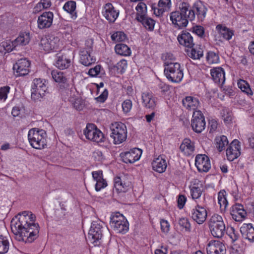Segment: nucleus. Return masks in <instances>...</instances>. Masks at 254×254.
<instances>
[{
	"label": "nucleus",
	"instance_id": "f257e3e1",
	"mask_svg": "<svg viewBox=\"0 0 254 254\" xmlns=\"http://www.w3.org/2000/svg\"><path fill=\"white\" fill-rule=\"evenodd\" d=\"M36 217L31 211L19 213L11 221L12 232L18 241L31 243L38 236L39 226Z\"/></svg>",
	"mask_w": 254,
	"mask_h": 254
},
{
	"label": "nucleus",
	"instance_id": "f03ea898",
	"mask_svg": "<svg viewBox=\"0 0 254 254\" xmlns=\"http://www.w3.org/2000/svg\"><path fill=\"white\" fill-rule=\"evenodd\" d=\"M180 8V11H173L169 15L170 20L172 24L174 27L177 29L185 27L188 24L189 4L183 2Z\"/></svg>",
	"mask_w": 254,
	"mask_h": 254
},
{
	"label": "nucleus",
	"instance_id": "7ed1b4c3",
	"mask_svg": "<svg viewBox=\"0 0 254 254\" xmlns=\"http://www.w3.org/2000/svg\"><path fill=\"white\" fill-rule=\"evenodd\" d=\"M47 133L43 129L33 128L28 133V139L30 145L36 149H44L47 146Z\"/></svg>",
	"mask_w": 254,
	"mask_h": 254
},
{
	"label": "nucleus",
	"instance_id": "20e7f679",
	"mask_svg": "<svg viewBox=\"0 0 254 254\" xmlns=\"http://www.w3.org/2000/svg\"><path fill=\"white\" fill-rule=\"evenodd\" d=\"M110 137L115 145H120L124 142L127 138V129L126 125L122 123L116 122L111 124Z\"/></svg>",
	"mask_w": 254,
	"mask_h": 254
},
{
	"label": "nucleus",
	"instance_id": "39448f33",
	"mask_svg": "<svg viewBox=\"0 0 254 254\" xmlns=\"http://www.w3.org/2000/svg\"><path fill=\"white\" fill-rule=\"evenodd\" d=\"M164 74L167 78L173 83L180 82L184 77L183 66L178 62L166 63Z\"/></svg>",
	"mask_w": 254,
	"mask_h": 254
},
{
	"label": "nucleus",
	"instance_id": "423d86ee",
	"mask_svg": "<svg viewBox=\"0 0 254 254\" xmlns=\"http://www.w3.org/2000/svg\"><path fill=\"white\" fill-rule=\"evenodd\" d=\"M209 228L213 237H223L225 233L226 226L222 217L218 214H213L209 220Z\"/></svg>",
	"mask_w": 254,
	"mask_h": 254
},
{
	"label": "nucleus",
	"instance_id": "0eeeda50",
	"mask_svg": "<svg viewBox=\"0 0 254 254\" xmlns=\"http://www.w3.org/2000/svg\"><path fill=\"white\" fill-rule=\"evenodd\" d=\"M110 224L113 230L118 233L125 234L129 229V224L127 219L118 212L112 213L110 217Z\"/></svg>",
	"mask_w": 254,
	"mask_h": 254
},
{
	"label": "nucleus",
	"instance_id": "6e6552de",
	"mask_svg": "<svg viewBox=\"0 0 254 254\" xmlns=\"http://www.w3.org/2000/svg\"><path fill=\"white\" fill-rule=\"evenodd\" d=\"M48 90L47 81L42 78H35L31 85V98L34 101L40 100L46 94Z\"/></svg>",
	"mask_w": 254,
	"mask_h": 254
},
{
	"label": "nucleus",
	"instance_id": "1a4fd4ad",
	"mask_svg": "<svg viewBox=\"0 0 254 254\" xmlns=\"http://www.w3.org/2000/svg\"><path fill=\"white\" fill-rule=\"evenodd\" d=\"M83 133L86 139L97 143H103L106 139L103 133L93 124H87Z\"/></svg>",
	"mask_w": 254,
	"mask_h": 254
},
{
	"label": "nucleus",
	"instance_id": "9d476101",
	"mask_svg": "<svg viewBox=\"0 0 254 254\" xmlns=\"http://www.w3.org/2000/svg\"><path fill=\"white\" fill-rule=\"evenodd\" d=\"M41 48L46 52H56L61 49L62 42L59 37L55 35H48L42 38L40 42Z\"/></svg>",
	"mask_w": 254,
	"mask_h": 254
},
{
	"label": "nucleus",
	"instance_id": "9b49d317",
	"mask_svg": "<svg viewBox=\"0 0 254 254\" xmlns=\"http://www.w3.org/2000/svg\"><path fill=\"white\" fill-rule=\"evenodd\" d=\"M205 117L201 111L193 112L191 119V127L196 133L201 132L205 128Z\"/></svg>",
	"mask_w": 254,
	"mask_h": 254
},
{
	"label": "nucleus",
	"instance_id": "f8f14e48",
	"mask_svg": "<svg viewBox=\"0 0 254 254\" xmlns=\"http://www.w3.org/2000/svg\"><path fill=\"white\" fill-rule=\"evenodd\" d=\"M142 154V150L138 148H133L120 154L122 160L126 163H133L138 161Z\"/></svg>",
	"mask_w": 254,
	"mask_h": 254
},
{
	"label": "nucleus",
	"instance_id": "ddd939ff",
	"mask_svg": "<svg viewBox=\"0 0 254 254\" xmlns=\"http://www.w3.org/2000/svg\"><path fill=\"white\" fill-rule=\"evenodd\" d=\"M102 226L100 221H96L92 223L88 233V239L95 246L96 245L95 243L102 238Z\"/></svg>",
	"mask_w": 254,
	"mask_h": 254
},
{
	"label": "nucleus",
	"instance_id": "4468645a",
	"mask_svg": "<svg viewBox=\"0 0 254 254\" xmlns=\"http://www.w3.org/2000/svg\"><path fill=\"white\" fill-rule=\"evenodd\" d=\"M120 11L111 3H106L102 7V14L110 23H114L119 17Z\"/></svg>",
	"mask_w": 254,
	"mask_h": 254
},
{
	"label": "nucleus",
	"instance_id": "2eb2a0df",
	"mask_svg": "<svg viewBox=\"0 0 254 254\" xmlns=\"http://www.w3.org/2000/svg\"><path fill=\"white\" fill-rule=\"evenodd\" d=\"M30 62L26 59L18 60L13 65L14 73L17 76L27 75L29 72Z\"/></svg>",
	"mask_w": 254,
	"mask_h": 254
},
{
	"label": "nucleus",
	"instance_id": "dca6fc26",
	"mask_svg": "<svg viewBox=\"0 0 254 254\" xmlns=\"http://www.w3.org/2000/svg\"><path fill=\"white\" fill-rule=\"evenodd\" d=\"M67 99L72 105L73 107L77 110H81L84 105L81 99L78 96V93L74 87L66 90Z\"/></svg>",
	"mask_w": 254,
	"mask_h": 254
},
{
	"label": "nucleus",
	"instance_id": "f3484780",
	"mask_svg": "<svg viewBox=\"0 0 254 254\" xmlns=\"http://www.w3.org/2000/svg\"><path fill=\"white\" fill-rule=\"evenodd\" d=\"M192 10L189 8L188 11V17L189 20H192L195 18L196 14L198 18L202 20L205 17L206 13V8L201 2H196L194 3Z\"/></svg>",
	"mask_w": 254,
	"mask_h": 254
},
{
	"label": "nucleus",
	"instance_id": "a211bd4d",
	"mask_svg": "<svg viewBox=\"0 0 254 254\" xmlns=\"http://www.w3.org/2000/svg\"><path fill=\"white\" fill-rule=\"evenodd\" d=\"M195 165L199 172H207L211 168L210 160L205 154H197L195 158Z\"/></svg>",
	"mask_w": 254,
	"mask_h": 254
},
{
	"label": "nucleus",
	"instance_id": "6ab92c4d",
	"mask_svg": "<svg viewBox=\"0 0 254 254\" xmlns=\"http://www.w3.org/2000/svg\"><path fill=\"white\" fill-rule=\"evenodd\" d=\"M54 13L51 11H46L41 14L37 19V27L40 29L50 27L53 22Z\"/></svg>",
	"mask_w": 254,
	"mask_h": 254
},
{
	"label": "nucleus",
	"instance_id": "aec40b11",
	"mask_svg": "<svg viewBox=\"0 0 254 254\" xmlns=\"http://www.w3.org/2000/svg\"><path fill=\"white\" fill-rule=\"evenodd\" d=\"M241 150L240 141L237 139H234L226 149V155L228 159L232 161L237 158L241 154Z\"/></svg>",
	"mask_w": 254,
	"mask_h": 254
},
{
	"label": "nucleus",
	"instance_id": "412c9836",
	"mask_svg": "<svg viewBox=\"0 0 254 254\" xmlns=\"http://www.w3.org/2000/svg\"><path fill=\"white\" fill-rule=\"evenodd\" d=\"M207 211L205 207L196 205L191 210V217L199 224H202L206 219Z\"/></svg>",
	"mask_w": 254,
	"mask_h": 254
},
{
	"label": "nucleus",
	"instance_id": "4be33fe9",
	"mask_svg": "<svg viewBox=\"0 0 254 254\" xmlns=\"http://www.w3.org/2000/svg\"><path fill=\"white\" fill-rule=\"evenodd\" d=\"M207 254H226V249L225 245L219 241H211L206 246Z\"/></svg>",
	"mask_w": 254,
	"mask_h": 254
},
{
	"label": "nucleus",
	"instance_id": "5701e85b",
	"mask_svg": "<svg viewBox=\"0 0 254 254\" xmlns=\"http://www.w3.org/2000/svg\"><path fill=\"white\" fill-rule=\"evenodd\" d=\"M92 46H88L86 48L80 50V62L85 66H89L96 62V59L91 55Z\"/></svg>",
	"mask_w": 254,
	"mask_h": 254
},
{
	"label": "nucleus",
	"instance_id": "b1692460",
	"mask_svg": "<svg viewBox=\"0 0 254 254\" xmlns=\"http://www.w3.org/2000/svg\"><path fill=\"white\" fill-rule=\"evenodd\" d=\"M195 143L189 138L184 139L180 146L181 152L186 156H191L195 152Z\"/></svg>",
	"mask_w": 254,
	"mask_h": 254
},
{
	"label": "nucleus",
	"instance_id": "393cba45",
	"mask_svg": "<svg viewBox=\"0 0 254 254\" xmlns=\"http://www.w3.org/2000/svg\"><path fill=\"white\" fill-rule=\"evenodd\" d=\"M190 194L193 199H198L202 195L203 188V184L198 180H193L189 187Z\"/></svg>",
	"mask_w": 254,
	"mask_h": 254
},
{
	"label": "nucleus",
	"instance_id": "a878e982",
	"mask_svg": "<svg viewBox=\"0 0 254 254\" xmlns=\"http://www.w3.org/2000/svg\"><path fill=\"white\" fill-rule=\"evenodd\" d=\"M92 176L93 180L96 182L95 189L97 191H100L107 186V182L106 180L103 178L102 171L98 170L93 171L92 172Z\"/></svg>",
	"mask_w": 254,
	"mask_h": 254
},
{
	"label": "nucleus",
	"instance_id": "bb28decb",
	"mask_svg": "<svg viewBox=\"0 0 254 254\" xmlns=\"http://www.w3.org/2000/svg\"><path fill=\"white\" fill-rule=\"evenodd\" d=\"M182 103L185 108L190 111H199L198 108L200 107L199 99L195 97L188 96L182 100Z\"/></svg>",
	"mask_w": 254,
	"mask_h": 254
},
{
	"label": "nucleus",
	"instance_id": "cd10ccee",
	"mask_svg": "<svg viewBox=\"0 0 254 254\" xmlns=\"http://www.w3.org/2000/svg\"><path fill=\"white\" fill-rule=\"evenodd\" d=\"M246 211L244 207L240 204L234 205L231 210V215L232 218L236 221H242L246 216Z\"/></svg>",
	"mask_w": 254,
	"mask_h": 254
},
{
	"label": "nucleus",
	"instance_id": "c85d7f7f",
	"mask_svg": "<svg viewBox=\"0 0 254 254\" xmlns=\"http://www.w3.org/2000/svg\"><path fill=\"white\" fill-rule=\"evenodd\" d=\"M130 188V183L125 181L121 177L116 176L114 179V189L118 193L127 192Z\"/></svg>",
	"mask_w": 254,
	"mask_h": 254
},
{
	"label": "nucleus",
	"instance_id": "c756f323",
	"mask_svg": "<svg viewBox=\"0 0 254 254\" xmlns=\"http://www.w3.org/2000/svg\"><path fill=\"white\" fill-rule=\"evenodd\" d=\"M143 106L148 109H154L156 105L157 98L154 96L152 93L149 92H143L141 96Z\"/></svg>",
	"mask_w": 254,
	"mask_h": 254
},
{
	"label": "nucleus",
	"instance_id": "7c9ffc66",
	"mask_svg": "<svg viewBox=\"0 0 254 254\" xmlns=\"http://www.w3.org/2000/svg\"><path fill=\"white\" fill-rule=\"evenodd\" d=\"M240 231L244 239L250 242H254V227L251 223H244L240 228Z\"/></svg>",
	"mask_w": 254,
	"mask_h": 254
},
{
	"label": "nucleus",
	"instance_id": "2f4dec72",
	"mask_svg": "<svg viewBox=\"0 0 254 254\" xmlns=\"http://www.w3.org/2000/svg\"><path fill=\"white\" fill-rule=\"evenodd\" d=\"M210 74L213 81L217 83L223 84L225 81V72L221 67H215L210 69Z\"/></svg>",
	"mask_w": 254,
	"mask_h": 254
},
{
	"label": "nucleus",
	"instance_id": "473e14b6",
	"mask_svg": "<svg viewBox=\"0 0 254 254\" xmlns=\"http://www.w3.org/2000/svg\"><path fill=\"white\" fill-rule=\"evenodd\" d=\"M167 166L166 160L162 156L155 157L152 162V169L159 173L164 172Z\"/></svg>",
	"mask_w": 254,
	"mask_h": 254
},
{
	"label": "nucleus",
	"instance_id": "72a5a7b5",
	"mask_svg": "<svg viewBox=\"0 0 254 254\" xmlns=\"http://www.w3.org/2000/svg\"><path fill=\"white\" fill-rule=\"evenodd\" d=\"M127 67V61L122 59L117 63L116 64L110 67L111 74L114 76H118L120 74H123Z\"/></svg>",
	"mask_w": 254,
	"mask_h": 254
},
{
	"label": "nucleus",
	"instance_id": "f704fd0d",
	"mask_svg": "<svg viewBox=\"0 0 254 254\" xmlns=\"http://www.w3.org/2000/svg\"><path fill=\"white\" fill-rule=\"evenodd\" d=\"M172 6L171 0H159L157 7L153 8L154 13L156 16H160L166 11L170 10Z\"/></svg>",
	"mask_w": 254,
	"mask_h": 254
},
{
	"label": "nucleus",
	"instance_id": "c9c22d12",
	"mask_svg": "<svg viewBox=\"0 0 254 254\" xmlns=\"http://www.w3.org/2000/svg\"><path fill=\"white\" fill-rule=\"evenodd\" d=\"M180 44L185 47L191 48L193 45V38L191 34L187 31H182L177 37Z\"/></svg>",
	"mask_w": 254,
	"mask_h": 254
},
{
	"label": "nucleus",
	"instance_id": "e433bc0d",
	"mask_svg": "<svg viewBox=\"0 0 254 254\" xmlns=\"http://www.w3.org/2000/svg\"><path fill=\"white\" fill-rule=\"evenodd\" d=\"M63 8L65 11L69 14L71 19L74 20L77 17L76 11V4L74 1L69 0L66 2Z\"/></svg>",
	"mask_w": 254,
	"mask_h": 254
},
{
	"label": "nucleus",
	"instance_id": "4c0bfd02",
	"mask_svg": "<svg viewBox=\"0 0 254 254\" xmlns=\"http://www.w3.org/2000/svg\"><path fill=\"white\" fill-rule=\"evenodd\" d=\"M14 41L6 40L0 44V52L2 54L10 52L13 50H17Z\"/></svg>",
	"mask_w": 254,
	"mask_h": 254
},
{
	"label": "nucleus",
	"instance_id": "58836bf2",
	"mask_svg": "<svg viewBox=\"0 0 254 254\" xmlns=\"http://www.w3.org/2000/svg\"><path fill=\"white\" fill-rule=\"evenodd\" d=\"M30 40V37L29 32H21L14 41L17 49H19L20 47L28 44Z\"/></svg>",
	"mask_w": 254,
	"mask_h": 254
},
{
	"label": "nucleus",
	"instance_id": "ea45409f",
	"mask_svg": "<svg viewBox=\"0 0 254 254\" xmlns=\"http://www.w3.org/2000/svg\"><path fill=\"white\" fill-rule=\"evenodd\" d=\"M135 9L136 11L135 19L137 20H142L143 17L147 16V8L146 4L144 2H138Z\"/></svg>",
	"mask_w": 254,
	"mask_h": 254
},
{
	"label": "nucleus",
	"instance_id": "a19ab883",
	"mask_svg": "<svg viewBox=\"0 0 254 254\" xmlns=\"http://www.w3.org/2000/svg\"><path fill=\"white\" fill-rule=\"evenodd\" d=\"M71 63V60L66 57L65 55L59 56L55 64L57 67L61 69H64L68 68Z\"/></svg>",
	"mask_w": 254,
	"mask_h": 254
},
{
	"label": "nucleus",
	"instance_id": "79ce46f5",
	"mask_svg": "<svg viewBox=\"0 0 254 254\" xmlns=\"http://www.w3.org/2000/svg\"><path fill=\"white\" fill-rule=\"evenodd\" d=\"M115 50L117 54L122 56H129L131 54L130 48L124 44H117L115 47Z\"/></svg>",
	"mask_w": 254,
	"mask_h": 254
},
{
	"label": "nucleus",
	"instance_id": "37998d69",
	"mask_svg": "<svg viewBox=\"0 0 254 254\" xmlns=\"http://www.w3.org/2000/svg\"><path fill=\"white\" fill-rule=\"evenodd\" d=\"M218 33L226 40H229L232 38L233 35V31L226 26L222 25H218L216 27Z\"/></svg>",
	"mask_w": 254,
	"mask_h": 254
},
{
	"label": "nucleus",
	"instance_id": "c03bdc74",
	"mask_svg": "<svg viewBox=\"0 0 254 254\" xmlns=\"http://www.w3.org/2000/svg\"><path fill=\"white\" fill-rule=\"evenodd\" d=\"M215 141L216 147L220 152L223 150L225 147L228 144L227 137L225 135L216 137Z\"/></svg>",
	"mask_w": 254,
	"mask_h": 254
},
{
	"label": "nucleus",
	"instance_id": "a18cd8bd",
	"mask_svg": "<svg viewBox=\"0 0 254 254\" xmlns=\"http://www.w3.org/2000/svg\"><path fill=\"white\" fill-rule=\"evenodd\" d=\"M52 76L54 81L58 83L65 84L67 82V78L64 73L58 70H54L51 73Z\"/></svg>",
	"mask_w": 254,
	"mask_h": 254
},
{
	"label": "nucleus",
	"instance_id": "49530a36",
	"mask_svg": "<svg viewBox=\"0 0 254 254\" xmlns=\"http://www.w3.org/2000/svg\"><path fill=\"white\" fill-rule=\"evenodd\" d=\"M137 21L140 22L147 30L152 31L154 30L155 21L152 18L146 16L143 18L142 20H138Z\"/></svg>",
	"mask_w": 254,
	"mask_h": 254
},
{
	"label": "nucleus",
	"instance_id": "de8ad7c7",
	"mask_svg": "<svg viewBox=\"0 0 254 254\" xmlns=\"http://www.w3.org/2000/svg\"><path fill=\"white\" fill-rule=\"evenodd\" d=\"M218 202L221 210H225L228 205L226 198V192L225 190H221L218 193Z\"/></svg>",
	"mask_w": 254,
	"mask_h": 254
},
{
	"label": "nucleus",
	"instance_id": "09e8293b",
	"mask_svg": "<svg viewBox=\"0 0 254 254\" xmlns=\"http://www.w3.org/2000/svg\"><path fill=\"white\" fill-rule=\"evenodd\" d=\"M187 54L189 57L193 60L199 59L203 55L202 50L199 47L188 50Z\"/></svg>",
	"mask_w": 254,
	"mask_h": 254
},
{
	"label": "nucleus",
	"instance_id": "8fccbe9b",
	"mask_svg": "<svg viewBox=\"0 0 254 254\" xmlns=\"http://www.w3.org/2000/svg\"><path fill=\"white\" fill-rule=\"evenodd\" d=\"M9 248V242L6 237L0 235V254L6 253Z\"/></svg>",
	"mask_w": 254,
	"mask_h": 254
},
{
	"label": "nucleus",
	"instance_id": "3c124183",
	"mask_svg": "<svg viewBox=\"0 0 254 254\" xmlns=\"http://www.w3.org/2000/svg\"><path fill=\"white\" fill-rule=\"evenodd\" d=\"M238 87L243 91L246 93L248 95L252 96L253 92L250 88L249 83L244 80H240L238 83Z\"/></svg>",
	"mask_w": 254,
	"mask_h": 254
},
{
	"label": "nucleus",
	"instance_id": "603ef678",
	"mask_svg": "<svg viewBox=\"0 0 254 254\" xmlns=\"http://www.w3.org/2000/svg\"><path fill=\"white\" fill-rule=\"evenodd\" d=\"M111 38L115 42H123L127 39V35L124 32L119 31L113 33Z\"/></svg>",
	"mask_w": 254,
	"mask_h": 254
},
{
	"label": "nucleus",
	"instance_id": "864d4df0",
	"mask_svg": "<svg viewBox=\"0 0 254 254\" xmlns=\"http://www.w3.org/2000/svg\"><path fill=\"white\" fill-rule=\"evenodd\" d=\"M206 60L209 64H217L219 62V57L213 52H209L207 53Z\"/></svg>",
	"mask_w": 254,
	"mask_h": 254
},
{
	"label": "nucleus",
	"instance_id": "5fc2aeb1",
	"mask_svg": "<svg viewBox=\"0 0 254 254\" xmlns=\"http://www.w3.org/2000/svg\"><path fill=\"white\" fill-rule=\"evenodd\" d=\"M9 91L10 87L8 86H5L0 88V102H3L6 101Z\"/></svg>",
	"mask_w": 254,
	"mask_h": 254
},
{
	"label": "nucleus",
	"instance_id": "6e6d98bb",
	"mask_svg": "<svg viewBox=\"0 0 254 254\" xmlns=\"http://www.w3.org/2000/svg\"><path fill=\"white\" fill-rule=\"evenodd\" d=\"M179 224L182 229H185L186 231L190 230V225L188 219L185 217H182L179 219Z\"/></svg>",
	"mask_w": 254,
	"mask_h": 254
},
{
	"label": "nucleus",
	"instance_id": "4d7b16f0",
	"mask_svg": "<svg viewBox=\"0 0 254 254\" xmlns=\"http://www.w3.org/2000/svg\"><path fill=\"white\" fill-rule=\"evenodd\" d=\"M100 95L95 98L96 102L99 103H104L107 100L108 96V91L107 89L104 88L102 91H100Z\"/></svg>",
	"mask_w": 254,
	"mask_h": 254
},
{
	"label": "nucleus",
	"instance_id": "13d9d810",
	"mask_svg": "<svg viewBox=\"0 0 254 254\" xmlns=\"http://www.w3.org/2000/svg\"><path fill=\"white\" fill-rule=\"evenodd\" d=\"M123 111L124 113H128L132 108V101L129 99H126L122 103V104Z\"/></svg>",
	"mask_w": 254,
	"mask_h": 254
},
{
	"label": "nucleus",
	"instance_id": "bf43d9fd",
	"mask_svg": "<svg viewBox=\"0 0 254 254\" xmlns=\"http://www.w3.org/2000/svg\"><path fill=\"white\" fill-rule=\"evenodd\" d=\"M101 69V66L100 65H96L94 68L90 69L88 71V74L92 77L97 76Z\"/></svg>",
	"mask_w": 254,
	"mask_h": 254
},
{
	"label": "nucleus",
	"instance_id": "052dcab7",
	"mask_svg": "<svg viewBox=\"0 0 254 254\" xmlns=\"http://www.w3.org/2000/svg\"><path fill=\"white\" fill-rule=\"evenodd\" d=\"M92 157L94 159L97 161H102L104 159L103 153L99 150H95L92 154Z\"/></svg>",
	"mask_w": 254,
	"mask_h": 254
},
{
	"label": "nucleus",
	"instance_id": "680f3d73",
	"mask_svg": "<svg viewBox=\"0 0 254 254\" xmlns=\"http://www.w3.org/2000/svg\"><path fill=\"white\" fill-rule=\"evenodd\" d=\"M161 229L164 233H167L170 230L169 223L165 220L162 219L160 221Z\"/></svg>",
	"mask_w": 254,
	"mask_h": 254
},
{
	"label": "nucleus",
	"instance_id": "e2e57ef3",
	"mask_svg": "<svg viewBox=\"0 0 254 254\" xmlns=\"http://www.w3.org/2000/svg\"><path fill=\"white\" fill-rule=\"evenodd\" d=\"M187 201V197L184 195H179L177 199L178 207L179 209H182Z\"/></svg>",
	"mask_w": 254,
	"mask_h": 254
},
{
	"label": "nucleus",
	"instance_id": "0e129e2a",
	"mask_svg": "<svg viewBox=\"0 0 254 254\" xmlns=\"http://www.w3.org/2000/svg\"><path fill=\"white\" fill-rule=\"evenodd\" d=\"M193 32L199 37H202L204 33L203 27L201 26H195L193 27Z\"/></svg>",
	"mask_w": 254,
	"mask_h": 254
},
{
	"label": "nucleus",
	"instance_id": "69168bd1",
	"mask_svg": "<svg viewBox=\"0 0 254 254\" xmlns=\"http://www.w3.org/2000/svg\"><path fill=\"white\" fill-rule=\"evenodd\" d=\"M176 58L174 55L171 53H167L165 56V61L164 62L165 67L166 66V63H174Z\"/></svg>",
	"mask_w": 254,
	"mask_h": 254
},
{
	"label": "nucleus",
	"instance_id": "338daca9",
	"mask_svg": "<svg viewBox=\"0 0 254 254\" xmlns=\"http://www.w3.org/2000/svg\"><path fill=\"white\" fill-rule=\"evenodd\" d=\"M104 83L102 82L98 83H93V88L96 90V95L100 93L101 89L103 88Z\"/></svg>",
	"mask_w": 254,
	"mask_h": 254
},
{
	"label": "nucleus",
	"instance_id": "774afa93",
	"mask_svg": "<svg viewBox=\"0 0 254 254\" xmlns=\"http://www.w3.org/2000/svg\"><path fill=\"white\" fill-rule=\"evenodd\" d=\"M222 118L224 122L226 124H229L232 121V114L229 112H227V114L222 115Z\"/></svg>",
	"mask_w": 254,
	"mask_h": 254
}]
</instances>
